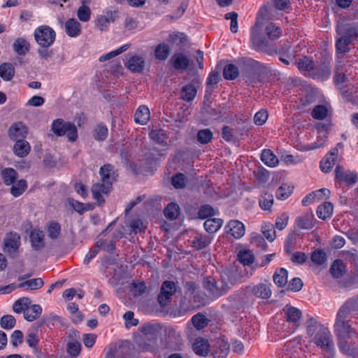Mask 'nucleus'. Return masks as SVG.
<instances>
[{
  "label": "nucleus",
  "instance_id": "obj_30",
  "mask_svg": "<svg viewBox=\"0 0 358 358\" xmlns=\"http://www.w3.org/2000/svg\"><path fill=\"white\" fill-rule=\"evenodd\" d=\"M1 176L6 185L14 184L15 180L18 178L17 172L13 168H5L2 169Z\"/></svg>",
  "mask_w": 358,
  "mask_h": 358
},
{
  "label": "nucleus",
  "instance_id": "obj_26",
  "mask_svg": "<svg viewBox=\"0 0 358 358\" xmlns=\"http://www.w3.org/2000/svg\"><path fill=\"white\" fill-rule=\"evenodd\" d=\"M192 347L194 352L197 355L205 357L208 354L210 345L208 341L204 338H196Z\"/></svg>",
  "mask_w": 358,
  "mask_h": 358
},
{
  "label": "nucleus",
  "instance_id": "obj_64",
  "mask_svg": "<svg viewBox=\"0 0 358 358\" xmlns=\"http://www.w3.org/2000/svg\"><path fill=\"white\" fill-rule=\"evenodd\" d=\"M268 117V113L266 110H261L258 111L254 117V122L257 125L264 124Z\"/></svg>",
  "mask_w": 358,
  "mask_h": 358
},
{
  "label": "nucleus",
  "instance_id": "obj_53",
  "mask_svg": "<svg viewBox=\"0 0 358 358\" xmlns=\"http://www.w3.org/2000/svg\"><path fill=\"white\" fill-rule=\"evenodd\" d=\"M289 216L288 213L283 212L280 213L275 220V227L278 230L284 229L288 224Z\"/></svg>",
  "mask_w": 358,
  "mask_h": 358
},
{
  "label": "nucleus",
  "instance_id": "obj_55",
  "mask_svg": "<svg viewBox=\"0 0 358 358\" xmlns=\"http://www.w3.org/2000/svg\"><path fill=\"white\" fill-rule=\"evenodd\" d=\"M251 243L261 250H266V242L261 234L254 233L251 237Z\"/></svg>",
  "mask_w": 358,
  "mask_h": 358
},
{
  "label": "nucleus",
  "instance_id": "obj_60",
  "mask_svg": "<svg viewBox=\"0 0 358 358\" xmlns=\"http://www.w3.org/2000/svg\"><path fill=\"white\" fill-rule=\"evenodd\" d=\"M77 15L80 21L88 22L91 15L90 8L85 5H82L78 10Z\"/></svg>",
  "mask_w": 358,
  "mask_h": 358
},
{
  "label": "nucleus",
  "instance_id": "obj_40",
  "mask_svg": "<svg viewBox=\"0 0 358 358\" xmlns=\"http://www.w3.org/2000/svg\"><path fill=\"white\" fill-rule=\"evenodd\" d=\"M165 217L170 220H174L178 218L180 214V208L177 203H171L164 210Z\"/></svg>",
  "mask_w": 358,
  "mask_h": 358
},
{
  "label": "nucleus",
  "instance_id": "obj_38",
  "mask_svg": "<svg viewBox=\"0 0 358 358\" xmlns=\"http://www.w3.org/2000/svg\"><path fill=\"white\" fill-rule=\"evenodd\" d=\"M48 236L51 239H57L61 234V226L55 221H50L46 225Z\"/></svg>",
  "mask_w": 358,
  "mask_h": 358
},
{
  "label": "nucleus",
  "instance_id": "obj_29",
  "mask_svg": "<svg viewBox=\"0 0 358 358\" xmlns=\"http://www.w3.org/2000/svg\"><path fill=\"white\" fill-rule=\"evenodd\" d=\"M150 110L149 108L142 105L138 107L134 115V120L136 123L140 124H145L150 120Z\"/></svg>",
  "mask_w": 358,
  "mask_h": 358
},
{
  "label": "nucleus",
  "instance_id": "obj_47",
  "mask_svg": "<svg viewBox=\"0 0 358 358\" xmlns=\"http://www.w3.org/2000/svg\"><path fill=\"white\" fill-rule=\"evenodd\" d=\"M329 113V108L324 105L316 106L313 111L312 116L314 119L323 120L327 117Z\"/></svg>",
  "mask_w": 358,
  "mask_h": 358
},
{
  "label": "nucleus",
  "instance_id": "obj_28",
  "mask_svg": "<svg viewBox=\"0 0 358 358\" xmlns=\"http://www.w3.org/2000/svg\"><path fill=\"white\" fill-rule=\"evenodd\" d=\"M13 48L17 55L24 56L29 51L30 44L24 38H17L13 44Z\"/></svg>",
  "mask_w": 358,
  "mask_h": 358
},
{
  "label": "nucleus",
  "instance_id": "obj_24",
  "mask_svg": "<svg viewBox=\"0 0 358 358\" xmlns=\"http://www.w3.org/2000/svg\"><path fill=\"white\" fill-rule=\"evenodd\" d=\"M127 66L134 73H141L145 67V60L142 57L133 56L128 60Z\"/></svg>",
  "mask_w": 358,
  "mask_h": 358
},
{
  "label": "nucleus",
  "instance_id": "obj_5",
  "mask_svg": "<svg viewBox=\"0 0 358 358\" xmlns=\"http://www.w3.org/2000/svg\"><path fill=\"white\" fill-rule=\"evenodd\" d=\"M52 131L57 136H66L69 141L74 142L78 138V130L76 125L63 119H57L52 123Z\"/></svg>",
  "mask_w": 358,
  "mask_h": 358
},
{
  "label": "nucleus",
  "instance_id": "obj_23",
  "mask_svg": "<svg viewBox=\"0 0 358 358\" xmlns=\"http://www.w3.org/2000/svg\"><path fill=\"white\" fill-rule=\"evenodd\" d=\"M227 227L229 228L227 231L235 238H240L245 234V226L238 220H231Z\"/></svg>",
  "mask_w": 358,
  "mask_h": 358
},
{
  "label": "nucleus",
  "instance_id": "obj_43",
  "mask_svg": "<svg viewBox=\"0 0 358 358\" xmlns=\"http://www.w3.org/2000/svg\"><path fill=\"white\" fill-rule=\"evenodd\" d=\"M252 293L257 297L267 299L268 297V287L266 283H259L252 288Z\"/></svg>",
  "mask_w": 358,
  "mask_h": 358
},
{
  "label": "nucleus",
  "instance_id": "obj_45",
  "mask_svg": "<svg viewBox=\"0 0 358 358\" xmlns=\"http://www.w3.org/2000/svg\"><path fill=\"white\" fill-rule=\"evenodd\" d=\"M238 69L234 64H227L223 69V76L226 80H234L238 76Z\"/></svg>",
  "mask_w": 358,
  "mask_h": 358
},
{
  "label": "nucleus",
  "instance_id": "obj_4",
  "mask_svg": "<svg viewBox=\"0 0 358 358\" xmlns=\"http://www.w3.org/2000/svg\"><path fill=\"white\" fill-rule=\"evenodd\" d=\"M337 34L341 35L336 41V50L339 53H343L348 51V45L357 38H358V24L352 25H338L337 27Z\"/></svg>",
  "mask_w": 358,
  "mask_h": 358
},
{
  "label": "nucleus",
  "instance_id": "obj_49",
  "mask_svg": "<svg viewBox=\"0 0 358 358\" xmlns=\"http://www.w3.org/2000/svg\"><path fill=\"white\" fill-rule=\"evenodd\" d=\"M344 272L345 265L343 262L340 259L335 260L331 267V274L336 278H339L343 275Z\"/></svg>",
  "mask_w": 358,
  "mask_h": 358
},
{
  "label": "nucleus",
  "instance_id": "obj_57",
  "mask_svg": "<svg viewBox=\"0 0 358 358\" xmlns=\"http://www.w3.org/2000/svg\"><path fill=\"white\" fill-rule=\"evenodd\" d=\"M214 215L213 208L208 204L201 206L198 211V217L200 219L204 220Z\"/></svg>",
  "mask_w": 358,
  "mask_h": 358
},
{
  "label": "nucleus",
  "instance_id": "obj_6",
  "mask_svg": "<svg viewBox=\"0 0 358 358\" xmlns=\"http://www.w3.org/2000/svg\"><path fill=\"white\" fill-rule=\"evenodd\" d=\"M189 299L186 296H183L180 302V310L184 313L192 309L199 308L205 306L208 303L206 295L200 292H196Z\"/></svg>",
  "mask_w": 358,
  "mask_h": 358
},
{
  "label": "nucleus",
  "instance_id": "obj_33",
  "mask_svg": "<svg viewBox=\"0 0 358 358\" xmlns=\"http://www.w3.org/2000/svg\"><path fill=\"white\" fill-rule=\"evenodd\" d=\"M42 313V308L39 305L29 306V308L24 310V317L26 320L32 322L36 320Z\"/></svg>",
  "mask_w": 358,
  "mask_h": 358
},
{
  "label": "nucleus",
  "instance_id": "obj_61",
  "mask_svg": "<svg viewBox=\"0 0 358 358\" xmlns=\"http://www.w3.org/2000/svg\"><path fill=\"white\" fill-rule=\"evenodd\" d=\"M311 260L315 264L322 265L326 262V254L322 250H316L311 255Z\"/></svg>",
  "mask_w": 358,
  "mask_h": 358
},
{
  "label": "nucleus",
  "instance_id": "obj_14",
  "mask_svg": "<svg viewBox=\"0 0 358 358\" xmlns=\"http://www.w3.org/2000/svg\"><path fill=\"white\" fill-rule=\"evenodd\" d=\"M20 236L16 233H10L9 236L5 239V252L12 257H15L17 250L20 245Z\"/></svg>",
  "mask_w": 358,
  "mask_h": 358
},
{
  "label": "nucleus",
  "instance_id": "obj_18",
  "mask_svg": "<svg viewBox=\"0 0 358 358\" xmlns=\"http://www.w3.org/2000/svg\"><path fill=\"white\" fill-rule=\"evenodd\" d=\"M169 62L176 70H186L189 64V58L182 53L174 54Z\"/></svg>",
  "mask_w": 358,
  "mask_h": 358
},
{
  "label": "nucleus",
  "instance_id": "obj_11",
  "mask_svg": "<svg viewBox=\"0 0 358 358\" xmlns=\"http://www.w3.org/2000/svg\"><path fill=\"white\" fill-rule=\"evenodd\" d=\"M329 128V124L318 123L316 124L317 131V142L314 143L306 145L303 146L302 150L308 151L314 149L319 148L323 146L328 138V130Z\"/></svg>",
  "mask_w": 358,
  "mask_h": 358
},
{
  "label": "nucleus",
  "instance_id": "obj_7",
  "mask_svg": "<svg viewBox=\"0 0 358 358\" xmlns=\"http://www.w3.org/2000/svg\"><path fill=\"white\" fill-rule=\"evenodd\" d=\"M349 303L343 306L338 310L334 324V331L340 338L348 336L350 334V325L345 321V318L349 312Z\"/></svg>",
  "mask_w": 358,
  "mask_h": 358
},
{
  "label": "nucleus",
  "instance_id": "obj_37",
  "mask_svg": "<svg viewBox=\"0 0 358 358\" xmlns=\"http://www.w3.org/2000/svg\"><path fill=\"white\" fill-rule=\"evenodd\" d=\"M140 331L143 339L150 341L156 340L157 329L154 325L146 324L141 327Z\"/></svg>",
  "mask_w": 358,
  "mask_h": 358
},
{
  "label": "nucleus",
  "instance_id": "obj_32",
  "mask_svg": "<svg viewBox=\"0 0 358 358\" xmlns=\"http://www.w3.org/2000/svg\"><path fill=\"white\" fill-rule=\"evenodd\" d=\"M333 210V204L331 202H324L317 207V215L319 218L326 220L331 216Z\"/></svg>",
  "mask_w": 358,
  "mask_h": 358
},
{
  "label": "nucleus",
  "instance_id": "obj_17",
  "mask_svg": "<svg viewBox=\"0 0 358 358\" xmlns=\"http://www.w3.org/2000/svg\"><path fill=\"white\" fill-rule=\"evenodd\" d=\"M335 178L337 181L352 185L356 182L357 175L350 171H344L340 166H338L335 169Z\"/></svg>",
  "mask_w": 358,
  "mask_h": 358
},
{
  "label": "nucleus",
  "instance_id": "obj_41",
  "mask_svg": "<svg viewBox=\"0 0 358 358\" xmlns=\"http://www.w3.org/2000/svg\"><path fill=\"white\" fill-rule=\"evenodd\" d=\"M209 320L202 313H199L192 317V322L197 330L205 328L208 324Z\"/></svg>",
  "mask_w": 358,
  "mask_h": 358
},
{
  "label": "nucleus",
  "instance_id": "obj_62",
  "mask_svg": "<svg viewBox=\"0 0 358 358\" xmlns=\"http://www.w3.org/2000/svg\"><path fill=\"white\" fill-rule=\"evenodd\" d=\"M314 194V199L315 202L328 199L330 196L331 192L327 188H322L315 191L312 192Z\"/></svg>",
  "mask_w": 358,
  "mask_h": 358
},
{
  "label": "nucleus",
  "instance_id": "obj_27",
  "mask_svg": "<svg viewBox=\"0 0 358 358\" xmlns=\"http://www.w3.org/2000/svg\"><path fill=\"white\" fill-rule=\"evenodd\" d=\"M196 92V87L189 83L181 88L180 98L185 101L190 102L195 98Z\"/></svg>",
  "mask_w": 358,
  "mask_h": 358
},
{
  "label": "nucleus",
  "instance_id": "obj_42",
  "mask_svg": "<svg viewBox=\"0 0 358 358\" xmlns=\"http://www.w3.org/2000/svg\"><path fill=\"white\" fill-rule=\"evenodd\" d=\"M27 188V183L25 180H20L17 182H14L10 188L11 194L17 197L23 194Z\"/></svg>",
  "mask_w": 358,
  "mask_h": 358
},
{
  "label": "nucleus",
  "instance_id": "obj_2",
  "mask_svg": "<svg viewBox=\"0 0 358 358\" xmlns=\"http://www.w3.org/2000/svg\"><path fill=\"white\" fill-rule=\"evenodd\" d=\"M99 173L101 177L100 181L92 185V193L93 198L98 202L99 205H101L105 201L102 194H108L111 191L113 184L117 180L118 174L117 170L110 164H106L102 166Z\"/></svg>",
  "mask_w": 358,
  "mask_h": 358
},
{
  "label": "nucleus",
  "instance_id": "obj_9",
  "mask_svg": "<svg viewBox=\"0 0 358 358\" xmlns=\"http://www.w3.org/2000/svg\"><path fill=\"white\" fill-rule=\"evenodd\" d=\"M177 289L178 286L173 281L165 280L162 282L157 297V301L162 307H165L171 303L172 296L177 292Z\"/></svg>",
  "mask_w": 358,
  "mask_h": 358
},
{
  "label": "nucleus",
  "instance_id": "obj_19",
  "mask_svg": "<svg viewBox=\"0 0 358 358\" xmlns=\"http://www.w3.org/2000/svg\"><path fill=\"white\" fill-rule=\"evenodd\" d=\"M283 311L286 320L290 323L297 324L302 316V313L299 308L290 305H286L283 308Z\"/></svg>",
  "mask_w": 358,
  "mask_h": 358
},
{
  "label": "nucleus",
  "instance_id": "obj_12",
  "mask_svg": "<svg viewBox=\"0 0 358 358\" xmlns=\"http://www.w3.org/2000/svg\"><path fill=\"white\" fill-rule=\"evenodd\" d=\"M229 351V344L222 338H217L212 347V355L214 358H225Z\"/></svg>",
  "mask_w": 358,
  "mask_h": 358
},
{
  "label": "nucleus",
  "instance_id": "obj_50",
  "mask_svg": "<svg viewBox=\"0 0 358 358\" xmlns=\"http://www.w3.org/2000/svg\"><path fill=\"white\" fill-rule=\"evenodd\" d=\"M210 243V238L208 236H196L192 241V245L197 250H201L207 247Z\"/></svg>",
  "mask_w": 358,
  "mask_h": 358
},
{
  "label": "nucleus",
  "instance_id": "obj_54",
  "mask_svg": "<svg viewBox=\"0 0 358 358\" xmlns=\"http://www.w3.org/2000/svg\"><path fill=\"white\" fill-rule=\"evenodd\" d=\"M93 135L96 140L102 141L108 136V128L104 124H99L95 128Z\"/></svg>",
  "mask_w": 358,
  "mask_h": 358
},
{
  "label": "nucleus",
  "instance_id": "obj_8",
  "mask_svg": "<svg viewBox=\"0 0 358 358\" xmlns=\"http://www.w3.org/2000/svg\"><path fill=\"white\" fill-rule=\"evenodd\" d=\"M56 34L49 26H41L34 31V38L41 48H49L55 41Z\"/></svg>",
  "mask_w": 358,
  "mask_h": 358
},
{
  "label": "nucleus",
  "instance_id": "obj_56",
  "mask_svg": "<svg viewBox=\"0 0 358 358\" xmlns=\"http://www.w3.org/2000/svg\"><path fill=\"white\" fill-rule=\"evenodd\" d=\"M150 138L158 144H163L166 142V136L162 129L152 130L149 134Z\"/></svg>",
  "mask_w": 358,
  "mask_h": 358
},
{
  "label": "nucleus",
  "instance_id": "obj_52",
  "mask_svg": "<svg viewBox=\"0 0 358 358\" xmlns=\"http://www.w3.org/2000/svg\"><path fill=\"white\" fill-rule=\"evenodd\" d=\"M238 257L240 262L244 265H250L254 262V255L250 250H241Z\"/></svg>",
  "mask_w": 358,
  "mask_h": 358
},
{
  "label": "nucleus",
  "instance_id": "obj_58",
  "mask_svg": "<svg viewBox=\"0 0 358 358\" xmlns=\"http://www.w3.org/2000/svg\"><path fill=\"white\" fill-rule=\"evenodd\" d=\"M16 320L13 315H3L0 320L1 327L4 329H10L15 325Z\"/></svg>",
  "mask_w": 358,
  "mask_h": 358
},
{
  "label": "nucleus",
  "instance_id": "obj_20",
  "mask_svg": "<svg viewBox=\"0 0 358 358\" xmlns=\"http://www.w3.org/2000/svg\"><path fill=\"white\" fill-rule=\"evenodd\" d=\"M338 149H332L328 155L320 162V169L322 172L328 173L331 171L335 164L336 156L338 155Z\"/></svg>",
  "mask_w": 358,
  "mask_h": 358
},
{
  "label": "nucleus",
  "instance_id": "obj_16",
  "mask_svg": "<svg viewBox=\"0 0 358 358\" xmlns=\"http://www.w3.org/2000/svg\"><path fill=\"white\" fill-rule=\"evenodd\" d=\"M44 233L42 230L34 229L30 234L31 247L36 251H40L45 247Z\"/></svg>",
  "mask_w": 358,
  "mask_h": 358
},
{
  "label": "nucleus",
  "instance_id": "obj_51",
  "mask_svg": "<svg viewBox=\"0 0 358 358\" xmlns=\"http://www.w3.org/2000/svg\"><path fill=\"white\" fill-rule=\"evenodd\" d=\"M171 183L176 189H182L186 186L187 177L183 173H177L172 177Z\"/></svg>",
  "mask_w": 358,
  "mask_h": 358
},
{
  "label": "nucleus",
  "instance_id": "obj_63",
  "mask_svg": "<svg viewBox=\"0 0 358 358\" xmlns=\"http://www.w3.org/2000/svg\"><path fill=\"white\" fill-rule=\"evenodd\" d=\"M134 313L132 311H127L124 313L123 317L125 320V327L129 329L131 327L138 325V320L134 317Z\"/></svg>",
  "mask_w": 358,
  "mask_h": 358
},
{
  "label": "nucleus",
  "instance_id": "obj_10",
  "mask_svg": "<svg viewBox=\"0 0 358 358\" xmlns=\"http://www.w3.org/2000/svg\"><path fill=\"white\" fill-rule=\"evenodd\" d=\"M203 287L211 295L216 298L223 295L230 287L224 279L218 282L212 278H207L204 280Z\"/></svg>",
  "mask_w": 358,
  "mask_h": 358
},
{
  "label": "nucleus",
  "instance_id": "obj_59",
  "mask_svg": "<svg viewBox=\"0 0 358 358\" xmlns=\"http://www.w3.org/2000/svg\"><path fill=\"white\" fill-rule=\"evenodd\" d=\"M81 345L78 341H69L67 343L66 351L72 357H77L80 352Z\"/></svg>",
  "mask_w": 358,
  "mask_h": 358
},
{
  "label": "nucleus",
  "instance_id": "obj_1",
  "mask_svg": "<svg viewBox=\"0 0 358 358\" xmlns=\"http://www.w3.org/2000/svg\"><path fill=\"white\" fill-rule=\"evenodd\" d=\"M251 47L259 52L268 51V8L266 6L260 8L255 23L250 30Z\"/></svg>",
  "mask_w": 358,
  "mask_h": 358
},
{
  "label": "nucleus",
  "instance_id": "obj_13",
  "mask_svg": "<svg viewBox=\"0 0 358 358\" xmlns=\"http://www.w3.org/2000/svg\"><path fill=\"white\" fill-rule=\"evenodd\" d=\"M27 133V127L22 122L14 123L8 131L9 138L16 141L19 139H24Z\"/></svg>",
  "mask_w": 358,
  "mask_h": 358
},
{
  "label": "nucleus",
  "instance_id": "obj_44",
  "mask_svg": "<svg viewBox=\"0 0 358 358\" xmlns=\"http://www.w3.org/2000/svg\"><path fill=\"white\" fill-rule=\"evenodd\" d=\"M170 54V48L167 44H159L155 50V57L159 60H165Z\"/></svg>",
  "mask_w": 358,
  "mask_h": 358
},
{
  "label": "nucleus",
  "instance_id": "obj_3",
  "mask_svg": "<svg viewBox=\"0 0 358 358\" xmlns=\"http://www.w3.org/2000/svg\"><path fill=\"white\" fill-rule=\"evenodd\" d=\"M315 330H317L313 338L315 344L324 350L331 351L334 348V343L331 339L330 331L324 327L317 326V322L311 317L308 321V333L310 336H313Z\"/></svg>",
  "mask_w": 358,
  "mask_h": 358
},
{
  "label": "nucleus",
  "instance_id": "obj_25",
  "mask_svg": "<svg viewBox=\"0 0 358 358\" xmlns=\"http://www.w3.org/2000/svg\"><path fill=\"white\" fill-rule=\"evenodd\" d=\"M65 31L70 37H76L81 33V26L76 19L71 18L65 23Z\"/></svg>",
  "mask_w": 358,
  "mask_h": 358
},
{
  "label": "nucleus",
  "instance_id": "obj_35",
  "mask_svg": "<svg viewBox=\"0 0 358 358\" xmlns=\"http://www.w3.org/2000/svg\"><path fill=\"white\" fill-rule=\"evenodd\" d=\"M293 189L294 187L290 184H282L277 189L275 196L278 200H286L293 193Z\"/></svg>",
  "mask_w": 358,
  "mask_h": 358
},
{
  "label": "nucleus",
  "instance_id": "obj_31",
  "mask_svg": "<svg viewBox=\"0 0 358 358\" xmlns=\"http://www.w3.org/2000/svg\"><path fill=\"white\" fill-rule=\"evenodd\" d=\"M14 66L9 62H4L0 65V77L6 80L10 81L15 76Z\"/></svg>",
  "mask_w": 358,
  "mask_h": 358
},
{
  "label": "nucleus",
  "instance_id": "obj_22",
  "mask_svg": "<svg viewBox=\"0 0 358 358\" xmlns=\"http://www.w3.org/2000/svg\"><path fill=\"white\" fill-rule=\"evenodd\" d=\"M313 61L306 57L301 59L297 63V67L299 71L307 76L312 77V74L315 71Z\"/></svg>",
  "mask_w": 358,
  "mask_h": 358
},
{
  "label": "nucleus",
  "instance_id": "obj_21",
  "mask_svg": "<svg viewBox=\"0 0 358 358\" xmlns=\"http://www.w3.org/2000/svg\"><path fill=\"white\" fill-rule=\"evenodd\" d=\"M31 146L24 139L17 140L13 145V151L19 157H24L29 153Z\"/></svg>",
  "mask_w": 358,
  "mask_h": 358
},
{
  "label": "nucleus",
  "instance_id": "obj_34",
  "mask_svg": "<svg viewBox=\"0 0 358 358\" xmlns=\"http://www.w3.org/2000/svg\"><path fill=\"white\" fill-rule=\"evenodd\" d=\"M331 73V69L329 64H324L320 66L317 69H315L313 74H312V77L314 79H317L321 81L327 80Z\"/></svg>",
  "mask_w": 358,
  "mask_h": 358
},
{
  "label": "nucleus",
  "instance_id": "obj_48",
  "mask_svg": "<svg viewBox=\"0 0 358 358\" xmlns=\"http://www.w3.org/2000/svg\"><path fill=\"white\" fill-rule=\"evenodd\" d=\"M213 138V132L209 129H203L198 131L196 140L201 144H207Z\"/></svg>",
  "mask_w": 358,
  "mask_h": 358
},
{
  "label": "nucleus",
  "instance_id": "obj_36",
  "mask_svg": "<svg viewBox=\"0 0 358 358\" xmlns=\"http://www.w3.org/2000/svg\"><path fill=\"white\" fill-rule=\"evenodd\" d=\"M287 271L285 268H281L273 274V282L278 287H282L287 284Z\"/></svg>",
  "mask_w": 358,
  "mask_h": 358
},
{
  "label": "nucleus",
  "instance_id": "obj_39",
  "mask_svg": "<svg viewBox=\"0 0 358 358\" xmlns=\"http://www.w3.org/2000/svg\"><path fill=\"white\" fill-rule=\"evenodd\" d=\"M222 222V220L221 219L210 218L205 221L203 227L206 231L213 234L216 232L221 227Z\"/></svg>",
  "mask_w": 358,
  "mask_h": 358
},
{
  "label": "nucleus",
  "instance_id": "obj_46",
  "mask_svg": "<svg viewBox=\"0 0 358 358\" xmlns=\"http://www.w3.org/2000/svg\"><path fill=\"white\" fill-rule=\"evenodd\" d=\"M31 302V301L30 299L27 297L21 298L14 303L13 306V309L14 312L17 313H20L22 312L24 313V310H26L29 308V306H30Z\"/></svg>",
  "mask_w": 358,
  "mask_h": 358
},
{
  "label": "nucleus",
  "instance_id": "obj_15",
  "mask_svg": "<svg viewBox=\"0 0 358 358\" xmlns=\"http://www.w3.org/2000/svg\"><path fill=\"white\" fill-rule=\"evenodd\" d=\"M295 224L302 229H310L314 227L315 219L312 212L305 213L296 218Z\"/></svg>",
  "mask_w": 358,
  "mask_h": 358
}]
</instances>
